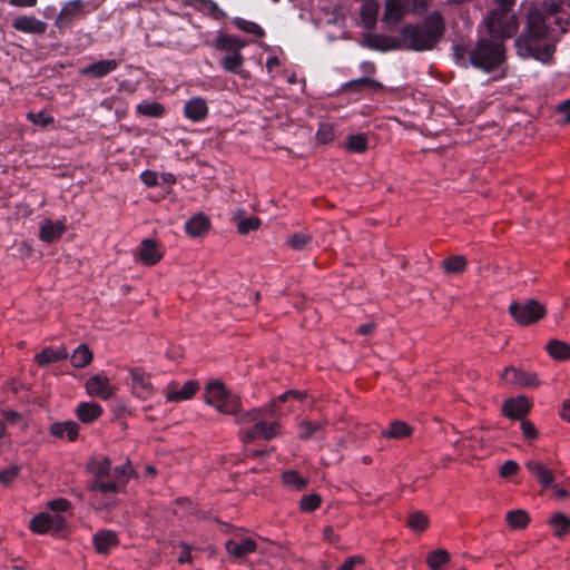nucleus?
<instances>
[{
  "label": "nucleus",
  "instance_id": "f257e3e1",
  "mask_svg": "<svg viewBox=\"0 0 570 570\" xmlns=\"http://www.w3.org/2000/svg\"><path fill=\"white\" fill-rule=\"evenodd\" d=\"M543 9L533 8L528 12L522 33L515 39L517 53L522 58H533L543 63L552 60L556 45L546 22Z\"/></svg>",
  "mask_w": 570,
  "mask_h": 570
},
{
  "label": "nucleus",
  "instance_id": "f03ea898",
  "mask_svg": "<svg viewBox=\"0 0 570 570\" xmlns=\"http://www.w3.org/2000/svg\"><path fill=\"white\" fill-rule=\"evenodd\" d=\"M444 32V21L439 12L429 14L421 24L402 29L404 49L416 51L432 49Z\"/></svg>",
  "mask_w": 570,
  "mask_h": 570
},
{
  "label": "nucleus",
  "instance_id": "7ed1b4c3",
  "mask_svg": "<svg viewBox=\"0 0 570 570\" xmlns=\"http://www.w3.org/2000/svg\"><path fill=\"white\" fill-rule=\"evenodd\" d=\"M494 4L484 23L489 35L503 42L513 37L519 29V20L513 11L515 0H494Z\"/></svg>",
  "mask_w": 570,
  "mask_h": 570
},
{
  "label": "nucleus",
  "instance_id": "20e7f679",
  "mask_svg": "<svg viewBox=\"0 0 570 570\" xmlns=\"http://www.w3.org/2000/svg\"><path fill=\"white\" fill-rule=\"evenodd\" d=\"M469 58L472 66L490 72L499 68L505 61L504 43L498 39H480L469 50Z\"/></svg>",
  "mask_w": 570,
  "mask_h": 570
},
{
  "label": "nucleus",
  "instance_id": "39448f33",
  "mask_svg": "<svg viewBox=\"0 0 570 570\" xmlns=\"http://www.w3.org/2000/svg\"><path fill=\"white\" fill-rule=\"evenodd\" d=\"M204 400L222 414L234 415L240 409L238 396L228 392L220 381H213L206 385Z\"/></svg>",
  "mask_w": 570,
  "mask_h": 570
},
{
  "label": "nucleus",
  "instance_id": "423d86ee",
  "mask_svg": "<svg viewBox=\"0 0 570 570\" xmlns=\"http://www.w3.org/2000/svg\"><path fill=\"white\" fill-rule=\"evenodd\" d=\"M508 312L518 325L529 326L546 317L547 307L538 299L530 298L522 303L517 301L511 302Z\"/></svg>",
  "mask_w": 570,
  "mask_h": 570
},
{
  "label": "nucleus",
  "instance_id": "0eeeda50",
  "mask_svg": "<svg viewBox=\"0 0 570 570\" xmlns=\"http://www.w3.org/2000/svg\"><path fill=\"white\" fill-rule=\"evenodd\" d=\"M129 373V387L131 394L140 400H146L155 392L151 374L141 367H131Z\"/></svg>",
  "mask_w": 570,
  "mask_h": 570
},
{
  "label": "nucleus",
  "instance_id": "6e6552de",
  "mask_svg": "<svg viewBox=\"0 0 570 570\" xmlns=\"http://www.w3.org/2000/svg\"><path fill=\"white\" fill-rule=\"evenodd\" d=\"M501 379L508 384L519 387H537L540 384L537 374L522 371L514 366H507L501 373Z\"/></svg>",
  "mask_w": 570,
  "mask_h": 570
},
{
  "label": "nucleus",
  "instance_id": "1a4fd4ad",
  "mask_svg": "<svg viewBox=\"0 0 570 570\" xmlns=\"http://www.w3.org/2000/svg\"><path fill=\"white\" fill-rule=\"evenodd\" d=\"M532 403L524 395L507 399L502 404V414L511 420H522L531 410Z\"/></svg>",
  "mask_w": 570,
  "mask_h": 570
},
{
  "label": "nucleus",
  "instance_id": "9d476101",
  "mask_svg": "<svg viewBox=\"0 0 570 570\" xmlns=\"http://www.w3.org/2000/svg\"><path fill=\"white\" fill-rule=\"evenodd\" d=\"M85 389L88 395L99 397L101 400H109L115 393V387L111 386L109 377L104 374L90 376L86 381Z\"/></svg>",
  "mask_w": 570,
  "mask_h": 570
},
{
  "label": "nucleus",
  "instance_id": "9b49d317",
  "mask_svg": "<svg viewBox=\"0 0 570 570\" xmlns=\"http://www.w3.org/2000/svg\"><path fill=\"white\" fill-rule=\"evenodd\" d=\"M364 43L371 49L381 51L404 49L402 33L397 38L384 35H366L364 38Z\"/></svg>",
  "mask_w": 570,
  "mask_h": 570
},
{
  "label": "nucleus",
  "instance_id": "f8f14e48",
  "mask_svg": "<svg viewBox=\"0 0 570 570\" xmlns=\"http://www.w3.org/2000/svg\"><path fill=\"white\" fill-rule=\"evenodd\" d=\"M212 228V222L207 215L199 212L185 223V232L191 238L205 237Z\"/></svg>",
  "mask_w": 570,
  "mask_h": 570
},
{
  "label": "nucleus",
  "instance_id": "ddd939ff",
  "mask_svg": "<svg viewBox=\"0 0 570 570\" xmlns=\"http://www.w3.org/2000/svg\"><path fill=\"white\" fill-rule=\"evenodd\" d=\"M279 429L281 425L277 422L267 423L265 421H258L252 429L245 432L244 441L253 442L257 438L268 441L279 434Z\"/></svg>",
  "mask_w": 570,
  "mask_h": 570
},
{
  "label": "nucleus",
  "instance_id": "4468645a",
  "mask_svg": "<svg viewBox=\"0 0 570 570\" xmlns=\"http://www.w3.org/2000/svg\"><path fill=\"white\" fill-rule=\"evenodd\" d=\"M225 549L230 557L242 559L256 551L257 542L248 537L239 540L229 539L225 543Z\"/></svg>",
  "mask_w": 570,
  "mask_h": 570
},
{
  "label": "nucleus",
  "instance_id": "2eb2a0df",
  "mask_svg": "<svg viewBox=\"0 0 570 570\" xmlns=\"http://www.w3.org/2000/svg\"><path fill=\"white\" fill-rule=\"evenodd\" d=\"M326 420L313 421L311 419H303L297 424V438L299 441L306 442L316 436L325 434Z\"/></svg>",
  "mask_w": 570,
  "mask_h": 570
},
{
  "label": "nucleus",
  "instance_id": "dca6fc26",
  "mask_svg": "<svg viewBox=\"0 0 570 570\" xmlns=\"http://www.w3.org/2000/svg\"><path fill=\"white\" fill-rule=\"evenodd\" d=\"M86 471L94 476L92 480L108 478L111 473V460L105 455L91 456L86 465Z\"/></svg>",
  "mask_w": 570,
  "mask_h": 570
},
{
  "label": "nucleus",
  "instance_id": "f3484780",
  "mask_svg": "<svg viewBox=\"0 0 570 570\" xmlns=\"http://www.w3.org/2000/svg\"><path fill=\"white\" fill-rule=\"evenodd\" d=\"M199 390V383L195 380L187 381L180 389L169 386L166 391L168 402H180L190 400Z\"/></svg>",
  "mask_w": 570,
  "mask_h": 570
},
{
  "label": "nucleus",
  "instance_id": "a211bd4d",
  "mask_svg": "<svg viewBox=\"0 0 570 570\" xmlns=\"http://www.w3.org/2000/svg\"><path fill=\"white\" fill-rule=\"evenodd\" d=\"M407 0H386L383 22L394 26L405 14Z\"/></svg>",
  "mask_w": 570,
  "mask_h": 570
},
{
  "label": "nucleus",
  "instance_id": "6ab92c4d",
  "mask_svg": "<svg viewBox=\"0 0 570 570\" xmlns=\"http://www.w3.org/2000/svg\"><path fill=\"white\" fill-rule=\"evenodd\" d=\"M137 255L139 261L148 266L158 263L163 256L158 250L157 243L149 238H146L141 242Z\"/></svg>",
  "mask_w": 570,
  "mask_h": 570
},
{
  "label": "nucleus",
  "instance_id": "aec40b11",
  "mask_svg": "<svg viewBox=\"0 0 570 570\" xmlns=\"http://www.w3.org/2000/svg\"><path fill=\"white\" fill-rule=\"evenodd\" d=\"M12 27L21 32L42 35L46 31V23L35 17L22 16L13 20Z\"/></svg>",
  "mask_w": 570,
  "mask_h": 570
},
{
  "label": "nucleus",
  "instance_id": "412c9836",
  "mask_svg": "<svg viewBox=\"0 0 570 570\" xmlns=\"http://www.w3.org/2000/svg\"><path fill=\"white\" fill-rule=\"evenodd\" d=\"M65 230L66 226L63 223L46 219L41 223L39 237L42 242L52 243L60 238Z\"/></svg>",
  "mask_w": 570,
  "mask_h": 570
},
{
  "label": "nucleus",
  "instance_id": "4be33fe9",
  "mask_svg": "<svg viewBox=\"0 0 570 570\" xmlns=\"http://www.w3.org/2000/svg\"><path fill=\"white\" fill-rule=\"evenodd\" d=\"M49 431L56 438L66 435L70 442H73L79 435V424L75 421L56 422L50 425Z\"/></svg>",
  "mask_w": 570,
  "mask_h": 570
},
{
  "label": "nucleus",
  "instance_id": "5701e85b",
  "mask_svg": "<svg viewBox=\"0 0 570 570\" xmlns=\"http://www.w3.org/2000/svg\"><path fill=\"white\" fill-rule=\"evenodd\" d=\"M102 414V407L98 403L82 402L76 409L77 417L86 424L92 423Z\"/></svg>",
  "mask_w": 570,
  "mask_h": 570
},
{
  "label": "nucleus",
  "instance_id": "b1692460",
  "mask_svg": "<svg viewBox=\"0 0 570 570\" xmlns=\"http://www.w3.org/2000/svg\"><path fill=\"white\" fill-rule=\"evenodd\" d=\"M283 487L292 491H302L307 488L308 480L296 470H286L281 473Z\"/></svg>",
  "mask_w": 570,
  "mask_h": 570
},
{
  "label": "nucleus",
  "instance_id": "393cba45",
  "mask_svg": "<svg viewBox=\"0 0 570 570\" xmlns=\"http://www.w3.org/2000/svg\"><path fill=\"white\" fill-rule=\"evenodd\" d=\"M525 466L537 476L538 481L543 488H549L553 484L554 475L552 471L543 465V463L530 460L525 463Z\"/></svg>",
  "mask_w": 570,
  "mask_h": 570
},
{
  "label": "nucleus",
  "instance_id": "a878e982",
  "mask_svg": "<svg viewBox=\"0 0 570 570\" xmlns=\"http://www.w3.org/2000/svg\"><path fill=\"white\" fill-rule=\"evenodd\" d=\"M118 67V62L115 59L100 60L91 63L80 70L81 75H91L95 78H100L109 72L114 71Z\"/></svg>",
  "mask_w": 570,
  "mask_h": 570
},
{
  "label": "nucleus",
  "instance_id": "bb28decb",
  "mask_svg": "<svg viewBox=\"0 0 570 570\" xmlns=\"http://www.w3.org/2000/svg\"><path fill=\"white\" fill-rule=\"evenodd\" d=\"M547 353L556 361L562 362L570 360V344L552 338L546 345Z\"/></svg>",
  "mask_w": 570,
  "mask_h": 570
},
{
  "label": "nucleus",
  "instance_id": "cd10ccee",
  "mask_svg": "<svg viewBox=\"0 0 570 570\" xmlns=\"http://www.w3.org/2000/svg\"><path fill=\"white\" fill-rule=\"evenodd\" d=\"M412 433L413 429L411 425L404 421L396 420L390 424L389 429L381 432V436L385 439L399 440L409 438L412 435Z\"/></svg>",
  "mask_w": 570,
  "mask_h": 570
},
{
  "label": "nucleus",
  "instance_id": "c85d7f7f",
  "mask_svg": "<svg viewBox=\"0 0 570 570\" xmlns=\"http://www.w3.org/2000/svg\"><path fill=\"white\" fill-rule=\"evenodd\" d=\"M118 544L117 534L109 530L99 531L94 535V546L98 553H106Z\"/></svg>",
  "mask_w": 570,
  "mask_h": 570
},
{
  "label": "nucleus",
  "instance_id": "c756f323",
  "mask_svg": "<svg viewBox=\"0 0 570 570\" xmlns=\"http://www.w3.org/2000/svg\"><path fill=\"white\" fill-rule=\"evenodd\" d=\"M208 112L206 101L202 98H194L185 106V115L187 118L199 121L203 120Z\"/></svg>",
  "mask_w": 570,
  "mask_h": 570
},
{
  "label": "nucleus",
  "instance_id": "7c9ffc66",
  "mask_svg": "<svg viewBox=\"0 0 570 570\" xmlns=\"http://www.w3.org/2000/svg\"><path fill=\"white\" fill-rule=\"evenodd\" d=\"M67 357L68 353L65 348L55 350L52 347H46L35 356V360L40 366H46L50 363L65 360Z\"/></svg>",
  "mask_w": 570,
  "mask_h": 570
},
{
  "label": "nucleus",
  "instance_id": "2f4dec72",
  "mask_svg": "<svg viewBox=\"0 0 570 570\" xmlns=\"http://www.w3.org/2000/svg\"><path fill=\"white\" fill-rule=\"evenodd\" d=\"M548 524L553 529L556 537H563L570 529V518L562 512H554L548 520Z\"/></svg>",
  "mask_w": 570,
  "mask_h": 570
},
{
  "label": "nucleus",
  "instance_id": "473e14b6",
  "mask_svg": "<svg viewBox=\"0 0 570 570\" xmlns=\"http://www.w3.org/2000/svg\"><path fill=\"white\" fill-rule=\"evenodd\" d=\"M505 520L512 530L525 529L530 522L529 513L523 509L511 510L507 513Z\"/></svg>",
  "mask_w": 570,
  "mask_h": 570
},
{
  "label": "nucleus",
  "instance_id": "72a5a7b5",
  "mask_svg": "<svg viewBox=\"0 0 570 570\" xmlns=\"http://www.w3.org/2000/svg\"><path fill=\"white\" fill-rule=\"evenodd\" d=\"M468 267V261L463 255H453L445 258L442 268L448 275L462 274Z\"/></svg>",
  "mask_w": 570,
  "mask_h": 570
},
{
  "label": "nucleus",
  "instance_id": "f704fd0d",
  "mask_svg": "<svg viewBox=\"0 0 570 570\" xmlns=\"http://www.w3.org/2000/svg\"><path fill=\"white\" fill-rule=\"evenodd\" d=\"M429 524L430 519L423 511H413L406 517V525L416 533L424 532Z\"/></svg>",
  "mask_w": 570,
  "mask_h": 570
},
{
  "label": "nucleus",
  "instance_id": "c9c22d12",
  "mask_svg": "<svg viewBox=\"0 0 570 570\" xmlns=\"http://www.w3.org/2000/svg\"><path fill=\"white\" fill-rule=\"evenodd\" d=\"M92 361V352L88 345H79L71 355V363L75 367L81 368L89 365Z\"/></svg>",
  "mask_w": 570,
  "mask_h": 570
},
{
  "label": "nucleus",
  "instance_id": "e433bc0d",
  "mask_svg": "<svg viewBox=\"0 0 570 570\" xmlns=\"http://www.w3.org/2000/svg\"><path fill=\"white\" fill-rule=\"evenodd\" d=\"M367 137L364 134L350 135L345 148L351 153L363 154L367 150Z\"/></svg>",
  "mask_w": 570,
  "mask_h": 570
},
{
  "label": "nucleus",
  "instance_id": "4c0bfd02",
  "mask_svg": "<svg viewBox=\"0 0 570 570\" xmlns=\"http://www.w3.org/2000/svg\"><path fill=\"white\" fill-rule=\"evenodd\" d=\"M51 515L48 513H39L30 521V529L39 534L51 532Z\"/></svg>",
  "mask_w": 570,
  "mask_h": 570
},
{
  "label": "nucleus",
  "instance_id": "58836bf2",
  "mask_svg": "<svg viewBox=\"0 0 570 570\" xmlns=\"http://www.w3.org/2000/svg\"><path fill=\"white\" fill-rule=\"evenodd\" d=\"M450 553L444 549H438L428 554L426 562L431 570H440V568L448 563Z\"/></svg>",
  "mask_w": 570,
  "mask_h": 570
},
{
  "label": "nucleus",
  "instance_id": "ea45409f",
  "mask_svg": "<svg viewBox=\"0 0 570 570\" xmlns=\"http://www.w3.org/2000/svg\"><path fill=\"white\" fill-rule=\"evenodd\" d=\"M222 65L225 70L236 73L243 66V57L239 51L227 52L222 59Z\"/></svg>",
  "mask_w": 570,
  "mask_h": 570
},
{
  "label": "nucleus",
  "instance_id": "a19ab883",
  "mask_svg": "<svg viewBox=\"0 0 570 570\" xmlns=\"http://www.w3.org/2000/svg\"><path fill=\"white\" fill-rule=\"evenodd\" d=\"M119 487L120 485L115 480L114 481H108V482H104L102 480H91L88 483V489L90 491L101 492L104 494L116 493V492H118Z\"/></svg>",
  "mask_w": 570,
  "mask_h": 570
},
{
  "label": "nucleus",
  "instance_id": "79ce46f5",
  "mask_svg": "<svg viewBox=\"0 0 570 570\" xmlns=\"http://www.w3.org/2000/svg\"><path fill=\"white\" fill-rule=\"evenodd\" d=\"M242 47H244V42L229 36H220L216 41V48L226 52L238 51Z\"/></svg>",
  "mask_w": 570,
  "mask_h": 570
},
{
  "label": "nucleus",
  "instance_id": "37998d69",
  "mask_svg": "<svg viewBox=\"0 0 570 570\" xmlns=\"http://www.w3.org/2000/svg\"><path fill=\"white\" fill-rule=\"evenodd\" d=\"M335 138L334 126L330 122H322L316 132V140L321 145H328Z\"/></svg>",
  "mask_w": 570,
  "mask_h": 570
},
{
  "label": "nucleus",
  "instance_id": "c03bdc74",
  "mask_svg": "<svg viewBox=\"0 0 570 570\" xmlns=\"http://www.w3.org/2000/svg\"><path fill=\"white\" fill-rule=\"evenodd\" d=\"M322 498L317 493L303 495L299 500V509L303 512H313L320 508Z\"/></svg>",
  "mask_w": 570,
  "mask_h": 570
},
{
  "label": "nucleus",
  "instance_id": "a18cd8bd",
  "mask_svg": "<svg viewBox=\"0 0 570 570\" xmlns=\"http://www.w3.org/2000/svg\"><path fill=\"white\" fill-rule=\"evenodd\" d=\"M115 481L118 482L119 485L126 484L128 478L135 475V470L129 460H127L122 465L115 468Z\"/></svg>",
  "mask_w": 570,
  "mask_h": 570
},
{
  "label": "nucleus",
  "instance_id": "49530a36",
  "mask_svg": "<svg viewBox=\"0 0 570 570\" xmlns=\"http://www.w3.org/2000/svg\"><path fill=\"white\" fill-rule=\"evenodd\" d=\"M311 240H312V236L311 235L303 234V233H297V234L291 235L287 238L286 244L289 247H292L293 249L301 250L306 245H308L311 243Z\"/></svg>",
  "mask_w": 570,
  "mask_h": 570
},
{
  "label": "nucleus",
  "instance_id": "de8ad7c7",
  "mask_svg": "<svg viewBox=\"0 0 570 570\" xmlns=\"http://www.w3.org/2000/svg\"><path fill=\"white\" fill-rule=\"evenodd\" d=\"M262 222L258 217H248L244 219H239L237 224V232L240 235H247L252 230H257L261 226Z\"/></svg>",
  "mask_w": 570,
  "mask_h": 570
},
{
  "label": "nucleus",
  "instance_id": "09e8293b",
  "mask_svg": "<svg viewBox=\"0 0 570 570\" xmlns=\"http://www.w3.org/2000/svg\"><path fill=\"white\" fill-rule=\"evenodd\" d=\"M235 24L237 26V28H239L240 30H243L245 32L256 35L258 37L264 36L263 29L255 22L237 18V19H235Z\"/></svg>",
  "mask_w": 570,
  "mask_h": 570
},
{
  "label": "nucleus",
  "instance_id": "8fccbe9b",
  "mask_svg": "<svg viewBox=\"0 0 570 570\" xmlns=\"http://www.w3.org/2000/svg\"><path fill=\"white\" fill-rule=\"evenodd\" d=\"M377 13V4L367 2L361 11L362 18L364 20V23L367 27H371L374 24Z\"/></svg>",
  "mask_w": 570,
  "mask_h": 570
},
{
  "label": "nucleus",
  "instance_id": "3c124183",
  "mask_svg": "<svg viewBox=\"0 0 570 570\" xmlns=\"http://www.w3.org/2000/svg\"><path fill=\"white\" fill-rule=\"evenodd\" d=\"M519 470H520L519 464L515 461H513V460H509V461H505L499 468V475L502 479H510V478L517 475Z\"/></svg>",
  "mask_w": 570,
  "mask_h": 570
},
{
  "label": "nucleus",
  "instance_id": "603ef678",
  "mask_svg": "<svg viewBox=\"0 0 570 570\" xmlns=\"http://www.w3.org/2000/svg\"><path fill=\"white\" fill-rule=\"evenodd\" d=\"M520 426L522 435L527 441L533 442L539 438V431L531 421L522 420Z\"/></svg>",
  "mask_w": 570,
  "mask_h": 570
},
{
  "label": "nucleus",
  "instance_id": "864d4df0",
  "mask_svg": "<svg viewBox=\"0 0 570 570\" xmlns=\"http://www.w3.org/2000/svg\"><path fill=\"white\" fill-rule=\"evenodd\" d=\"M138 111L145 116L159 117L164 114V107L157 102L145 104L138 106Z\"/></svg>",
  "mask_w": 570,
  "mask_h": 570
},
{
  "label": "nucleus",
  "instance_id": "5fc2aeb1",
  "mask_svg": "<svg viewBox=\"0 0 570 570\" xmlns=\"http://www.w3.org/2000/svg\"><path fill=\"white\" fill-rule=\"evenodd\" d=\"M19 471L20 469L17 465L0 471V484L9 485L18 476Z\"/></svg>",
  "mask_w": 570,
  "mask_h": 570
},
{
  "label": "nucleus",
  "instance_id": "6e6d98bb",
  "mask_svg": "<svg viewBox=\"0 0 570 570\" xmlns=\"http://www.w3.org/2000/svg\"><path fill=\"white\" fill-rule=\"evenodd\" d=\"M80 9V1L69 2L59 13L57 23H61L65 18L73 16Z\"/></svg>",
  "mask_w": 570,
  "mask_h": 570
},
{
  "label": "nucleus",
  "instance_id": "4d7b16f0",
  "mask_svg": "<svg viewBox=\"0 0 570 570\" xmlns=\"http://www.w3.org/2000/svg\"><path fill=\"white\" fill-rule=\"evenodd\" d=\"M289 391H286L285 393L281 394L277 399L272 400L265 407V411L275 415L278 412V403H285L288 401L289 397Z\"/></svg>",
  "mask_w": 570,
  "mask_h": 570
},
{
  "label": "nucleus",
  "instance_id": "13d9d810",
  "mask_svg": "<svg viewBox=\"0 0 570 570\" xmlns=\"http://www.w3.org/2000/svg\"><path fill=\"white\" fill-rule=\"evenodd\" d=\"M561 4L570 6V0H561V3L554 0H548L542 3V8L548 16H552L560 11Z\"/></svg>",
  "mask_w": 570,
  "mask_h": 570
},
{
  "label": "nucleus",
  "instance_id": "bf43d9fd",
  "mask_svg": "<svg viewBox=\"0 0 570 570\" xmlns=\"http://www.w3.org/2000/svg\"><path fill=\"white\" fill-rule=\"evenodd\" d=\"M27 117L35 125H39L41 127H46L53 121L52 117L46 116L43 112H38V114L29 112Z\"/></svg>",
  "mask_w": 570,
  "mask_h": 570
},
{
  "label": "nucleus",
  "instance_id": "052dcab7",
  "mask_svg": "<svg viewBox=\"0 0 570 570\" xmlns=\"http://www.w3.org/2000/svg\"><path fill=\"white\" fill-rule=\"evenodd\" d=\"M556 111L562 116V124L569 125L570 124V99L559 104L556 107Z\"/></svg>",
  "mask_w": 570,
  "mask_h": 570
},
{
  "label": "nucleus",
  "instance_id": "680f3d73",
  "mask_svg": "<svg viewBox=\"0 0 570 570\" xmlns=\"http://www.w3.org/2000/svg\"><path fill=\"white\" fill-rule=\"evenodd\" d=\"M51 532L53 534H60L67 528V522L63 517L60 515H51Z\"/></svg>",
  "mask_w": 570,
  "mask_h": 570
},
{
  "label": "nucleus",
  "instance_id": "e2e57ef3",
  "mask_svg": "<svg viewBox=\"0 0 570 570\" xmlns=\"http://www.w3.org/2000/svg\"><path fill=\"white\" fill-rule=\"evenodd\" d=\"M1 415L3 416L4 421L9 424H16L20 421H22V415L18 411L14 410H2Z\"/></svg>",
  "mask_w": 570,
  "mask_h": 570
},
{
  "label": "nucleus",
  "instance_id": "0e129e2a",
  "mask_svg": "<svg viewBox=\"0 0 570 570\" xmlns=\"http://www.w3.org/2000/svg\"><path fill=\"white\" fill-rule=\"evenodd\" d=\"M48 507L50 510L56 511V512L66 511L70 507V503L66 499H56V500L50 501L48 503Z\"/></svg>",
  "mask_w": 570,
  "mask_h": 570
},
{
  "label": "nucleus",
  "instance_id": "69168bd1",
  "mask_svg": "<svg viewBox=\"0 0 570 570\" xmlns=\"http://www.w3.org/2000/svg\"><path fill=\"white\" fill-rule=\"evenodd\" d=\"M183 549L180 557L178 558L179 563H190L193 561L191 547L185 542L180 543Z\"/></svg>",
  "mask_w": 570,
  "mask_h": 570
},
{
  "label": "nucleus",
  "instance_id": "338daca9",
  "mask_svg": "<svg viewBox=\"0 0 570 570\" xmlns=\"http://www.w3.org/2000/svg\"><path fill=\"white\" fill-rule=\"evenodd\" d=\"M362 562H363L362 557L353 556V557L347 558L337 570H354V567Z\"/></svg>",
  "mask_w": 570,
  "mask_h": 570
},
{
  "label": "nucleus",
  "instance_id": "774afa93",
  "mask_svg": "<svg viewBox=\"0 0 570 570\" xmlns=\"http://www.w3.org/2000/svg\"><path fill=\"white\" fill-rule=\"evenodd\" d=\"M141 180L145 185L151 187L158 184V176L155 171L146 170L141 174Z\"/></svg>",
  "mask_w": 570,
  "mask_h": 570
}]
</instances>
